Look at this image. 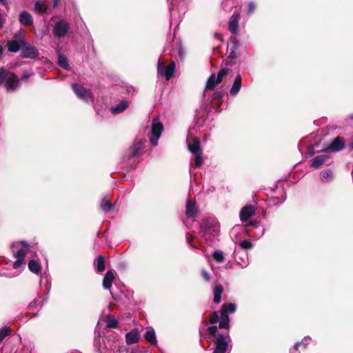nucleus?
<instances>
[{"mask_svg":"<svg viewBox=\"0 0 353 353\" xmlns=\"http://www.w3.org/2000/svg\"><path fill=\"white\" fill-rule=\"evenodd\" d=\"M72 87L74 92L80 99L87 103L93 101V96L90 90H88L77 83H73Z\"/></svg>","mask_w":353,"mask_h":353,"instance_id":"nucleus-10","label":"nucleus"},{"mask_svg":"<svg viewBox=\"0 0 353 353\" xmlns=\"http://www.w3.org/2000/svg\"><path fill=\"white\" fill-rule=\"evenodd\" d=\"M5 82V86L8 92L14 90L19 85V80L17 75L3 68H0V85Z\"/></svg>","mask_w":353,"mask_h":353,"instance_id":"nucleus-3","label":"nucleus"},{"mask_svg":"<svg viewBox=\"0 0 353 353\" xmlns=\"http://www.w3.org/2000/svg\"><path fill=\"white\" fill-rule=\"evenodd\" d=\"M3 17L1 15V14L0 13V27H3Z\"/></svg>","mask_w":353,"mask_h":353,"instance_id":"nucleus-47","label":"nucleus"},{"mask_svg":"<svg viewBox=\"0 0 353 353\" xmlns=\"http://www.w3.org/2000/svg\"><path fill=\"white\" fill-rule=\"evenodd\" d=\"M106 326L108 327L114 328L118 325V321L114 316L108 315L105 318Z\"/></svg>","mask_w":353,"mask_h":353,"instance_id":"nucleus-28","label":"nucleus"},{"mask_svg":"<svg viewBox=\"0 0 353 353\" xmlns=\"http://www.w3.org/2000/svg\"><path fill=\"white\" fill-rule=\"evenodd\" d=\"M163 130V124L159 122L157 119L152 121V128H151V137L150 143L152 145H157L158 140L161 135V132Z\"/></svg>","mask_w":353,"mask_h":353,"instance_id":"nucleus-9","label":"nucleus"},{"mask_svg":"<svg viewBox=\"0 0 353 353\" xmlns=\"http://www.w3.org/2000/svg\"><path fill=\"white\" fill-rule=\"evenodd\" d=\"M2 52H3V47L1 45H0V56L2 54Z\"/></svg>","mask_w":353,"mask_h":353,"instance_id":"nucleus-49","label":"nucleus"},{"mask_svg":"<svg viewBox=\"0 0 353 353\" xmlns=\"http://www.w3.org/2000/svg\"><path fill=\"white\" fill-rule=\"evenodd\" d=\"M128 107V101H122L119 104L116 105L115 106L112 107L111 112L114 114H118L123 112L125 110H126Z\"/></svg>","mask_w":353,"mask_h":353,"instance_id":"nucleus-24","label":"nucleus"},{"mask_svg":"<svg viewBox=\"0 0 353 353\" xmlns=\"http://www.w3.org/2000/svg\"><path fill=\"white\" fill-rule=\"evenodd\" d=\"M4 0H0V3H3Z\"/></svg>","mask_w":353,"mask_h":353,"instance_id":"nucleus-53","label":"nucleus"},{"mask_svg":"<svg viewBox=\"0 0 353 353\" xmlns=\"http://www.w3.org/2000/svg\"><path fill=\"white\" fill-rule=\"evenodd\" d=\"M345 148V141L343 139L339 136L333 139L332 143L328 147L324 149L325 153H330V152H339Z\"/></svg>","mask_w":353,"mask_h":353,"instance_id":"nucleus-12","label":"nucleus"},{"mask_svg":"<svg viewBox=\"0 0 353 353\" xmlns=\"http://www.w3.org/2000/svg\"><path fill=\"white\" fill-rule=\"evenodd\" d=\"M228 74H229V69L225 68H222V78H223Z\"/></svg>","mask_w":353,"mask_h":353,"instance_id":"nucleus-43","label":"nucleus"},{"mask_svg":"<svg viewBox=\"0 0 353 353\" xmlns=\"http://www.w3.org/2000/svg\"><path fill=\"white\" fill-rule=\"evenodd\" d=\"M144 337L147 341L152 345H156L157 343L155 332L153 329L148 330L144 334Z\"/></svg>","mask_w":353,"mask_h":353,"instance_id":"nucleus-25","label":"nucleus"},{"mask_svg":"<svg viewBox=\"0 0 353 353\" xmlns=\"http://www.w3.org/2000/svg\"><path fill=\"white\" fill-rule=\"evenodd\" d=\"M214 301L216 303L221 301V285H216L214 289Z\"/></svg>","mask_w":353,"mask_h":353,"instance_id":"nucleus-31","label":"nucleus"},{"mask_svg":"<svg viewBox=\"0 0 353 353\" xmlns=\"http://www.w3.org/2000/svg\"><path fill=\"white\" fill-rule=\"evenodd\" d=\"M11 330L8 327H3L0 329V343L3 339L8 335L10 334Z\"/></svg>","mask_w":353,"mask_h":353,"instance_id":"nucleus-32","label":"nucleus"},{"mask_svg":"<svg viewBox=\"0 0 353 353\" xmlns=\"http://www.w3.org/2000/svg\"><path fill=\"white\" fill-rule=\"evenodd\" d=\"M202 276L205 281L210 280L209 274L205 270L202 271Z\"/></svg>","mask_w":353,"mask_h":353,"instance_id":"nucleus-42","label":"nucleus"},{"mask_svg":"<svg viewBox=\"0 0 353 353\" xmlns=\"http://www.w3.org/2000/svg\"><path fill=\"white\" fill-rule=\"evenodd\" d=\"M97 272H103L105 268V260L103 256H99L97 259L96 263Z\"/></svg>","mask_w":353,"mask_h":353,"instance_id":"nucleus-29","label":"nucleus"},{"mask_svg":"<svg viewBox=\"0 0 353 353\" xmlns=\"http://www.w3.org/2000/svg\"><path fill=\"white\" fill-rule=\"evenodd\" d=\"M213 259L218 263L221 262V251L216 250L212 254Z\"/></svg>","mask_w":353,"mask_h":353,"instance_id":"nucleus-37","label":"nucleus"},{"mask_svg":"<svg viewBox=\"0 0 353 353\" xmlns=\"http://www.w3.org/2000/svg\"><path fill=\"white\" fill-rule=\"evenodd\" d=\"M145 143V141L144 140H139L138 141L134 142L131 148L130 155L132 157H136L139 155L141 153V150L143 149Z\"/></svg>","mask_w":353,"mask_h":353,"instance_id":"nucleus-19","label":"nucleus"},{"mask_svg":"<svg viewBox=\"0 0 353 353\" xmlns=\"http://www.w3.org/2000/svg\"><path fill=\"white\" fill-rule=\"evenodd\" d=\"M256 8V4L254 2H250L248 6V11L249 14L254 12Z\"/></svg>","mask_w":353,"mask_h":353,"instance_id":"nucleus-40","label":"nucleus"},{"mask_svg":"<svg viewBox=\"0 0 353 353\" xmlns=\"http://www.w3.org/2000/svg\"><path fill=\"white\" fill-rule=\"evenodd\" d=\"M259 225V221L256 219H254V220L250 221L245 225L256 228H258Z\"/></svg>","mask_w":353,"mask_h":353,"instance_id":"nucleus-39","label":"nucleus"},{"mask_svg":"<svg viewBox=\"0 0 353 353\" xmlns=\"http://www.w3.org/2000/svg\"><path fill=\"white\" fill-rule=\"evenodd\" d=\"M214 37H215L216 39H218V33H215V34H214Z\"/></svg>","mask_w":353,"mask_h":353,"instance_id":"nucleus-51","label":"nucleus"},{"mask_svg":"<svg viewBox=\"0 0 353 353\" xmlns=\"http://www.w3.org/2000/svg\"><path fill=\"white\" fill-rule=\"evenodd\" d=\"M28 268L32 272H33L36 274H39L41 272L40 264L38 263V261H37L36 260H34V259H32L29 261Z\"/></svg>","mask_w":353,"mask_h":353,"instance_id":"nucleus-26","label":"nucleus"},{"mask_svg":"<svg viewBox=\"0 0 353 353\" xmlns=\"http://www.w3.org/2000/svg\"><path fill=\"white\" fill-rule=\"evenodd\" d=\"M321 178L326 181H330L332 178V172L329 169L325 170L321 172Z\"/></svg>","mask_w":353,"mask_h":353,"instance_id":"nucleus-36","label":"nucleus"},{"mask_svg":"<svg viewBox=\"0 0 353 353\" xmlns=\"http://www.w3.org/2000/svg\"><path fill=\"white\" fill-rule=\"evenodd\" d=\"M241 80L242 78L240 74L236 76L235 80L230 91L231 95H236L238 94L241 88Z\"/></svg>","mask_w":353,"mask_h":353,"instance_id":"nucleus-21","label":"nucleus"},{"mask_svg":"<svg viewBox=\"0 0 353 353\" xmlns=\"http://www.w3.org/2000/svg\"><path fill=\"white\" fill-rule=\"evenodd\" d=\"M350 119H352V120L353 119V114H351V115L350 116Z\"/></svg>","mask_w":353,"mask_h":353,"instance_id":"nucleus-52","label":"nucleus"},{"mask_svg":"<svg viewBox=\"0 0 353 353\" xmlns=\"http://www.w3.org/2000/svg\"><path fill=\"white\" fill-rule=\"evenodd\" d=\"M236 311V305L227 303L222 305V329H229L230 319L228 313H234Z\"/></svg>","mask_w":353,"mask_h":353,"instance_id":"nucleus-6","label":"nucleus"},{"mask_svg":"<svg viewBox=\"0 0 353 353\" xmlns=\"http://www.w3.org/2000/svg\"><path fill=\"white\" fill-rule=\"evenodd\" d=\"M70 30V25L66 20L59 21L52 29V34L57 38H62L67 35Z\"/></svg>","mask_w":353,"mask_h":353,"instance_id":"nucleus-8","label":"nucleus"},{"mask_svg":"<svg viewBox=\"0 0 353 353\" xmlns=\"http://www.w3.org/2000/svg\"><path fill=\"white\" fill-rule=\"evenodd\" d=\"M256 208L254 205H248L242 208L240 212V219L244 222L248 221L255 214Z\"/></svg>","mask_w":353,"mask_h":353,"instance_id":"nucleus-14","label":"nucleus"},{"mask_svg":"<svg viewBox=\"0 0 353 353\" xmlns=\"http://www.w3.org/2000/svg\"><path fill=\"white\" fill-rule=\"evenodd\" d=\"M219 225L217 221L212 217L204 219L200 225V234L206 242H209L210 245H214L216 241L219 236Z\"/></svg>","mask_w":353,"mask_h":353,"instance_id":"nucleus-2","label":"nucleus"},{"mask_svg":"<svg viewBox=\"0 0 353 353\" xmlns=\"http://www.w3.org/2000/svg\"><path fill=\"white\" fill-rule=\"evenodd\" d=\"M302 344L301 342H297L294 344V350H299V347H300V345Z\"/></svg>","mask_w":353,"mask_h":353,"instance_id":"nucleus-45","label":"nucleus"},{"mask_svg":"<svg viewBox=\"0 0 353 353\" xmlns=\"http://www.w3.org/2000/svg\"><path fill=\"white\" fill-rule=\"evenodd\" d=\"M175 62L172 61L166 66H163L159 60L157 63V72L161 77L165 78L167 81L170 80L175 71Z\"/></svg>","mask_w":353,"mask_h":353,"instance_id":"nucleus-11","label":"nucleus"},{"mask_svg":"<svg viewBox=\"0 0 353 353\" xmlns=\"http://www.w3.org/2000/svg\"><path fill=\"white\" fill-rule=\"evenodd\" d=\"M114 279V273L110 270L108 271L103 280V288L105 290H110Z\"/></svg>","mask_w":353,"mask_h":353,"instance_id":"nucleus-20","label":"nucleus"},{"mask_svg":"<svg viewBox=\"0 0 353 353\" xmlns=\"http://www.w3.org/2000/svg\"><path fill=\"white\" fill-rule=\"evenodd\" d=\"M310 149H311V150H312V151H311V154H312V155H313V154H314V153L313 147H312V146H311V147H310Z\"/></svg>","mask_w":353,"mask_h":353,"instance_id":"nucleus-50","label":"nucleus"},{"mask_svg":"<svg viewBox=\"0 0 353 353\" xmlns=\"http://www.w3.org/2000/svg\"><path fill=\"white\" fill-rule=\"evenodd\" d=\"M38 54L37 49L31 45L24 46L21 50V55L24 58L32 59L36 57Z\"/></svg>","mask_w":353,"mask_h":353,"instance_id":"nucleus-16","label":"nucleus"},{"mask_svg":"<svg viewBox=\"0 0 353 353\" xmlns=\"http://www.w3.org/2000/svg\"><path fill=\"white\" fill-rule=\"evenodd\" d=\"M44 6L43 4L39 3H36L34 5V10L37 12H42L43 10Z\"/></svg>","mask_w":353,"mask_h":353,"instance_id":"nucleus-41","label":"nucleus"},{"mask_svg":"<svg viewBox=\"0 0 353 353\" xmlns=\"http://www.w3.org/2000/svg\"><path fill=\"white\" fill-rule=\"evenodd\" d=\"M139 334L137 329H133L130 332L126 333L125 341L127 344L131 345L139 341Z\"/></svg>","mask_w":353,"mask_h":353,"instance_id":"nucleus-18","label":"nucleus"},{"mask_svg":"<svg viewBox=\"0 0 353 353\" xmlns=\"http://www.w3.org/2000/svg\"><path fill=\"white\" fill-rule=\"evenodd\" d=\"M197 210L195 204L190 201H187L186 203V215L188 217L194 218L196 216Z\"/></svg>","mask_w":353,"mask_h":353,"instance_id":"nucleus-22","label":"nucleus"},{"mask_svg":"<svg viewBox=\"0 0 353 353\" xmlns=\"http://www.w3.org/2000/svg\"><path fill=\"white\" fill-rule=\"evenodd\" d=\"M57 52L58 54V63L60 66L62 68L68 70L69 64L68 63V60L65 57L61 54V52L59 49L57 50Z\"/></svg>","mask_w":353,"mask_h":353,"instance_id":"nucleus-27","label":"nucleus"},{"mask_svg":"<svg viewBox=\"0 0 353 353\" xmlns=\"http://www.w3.org/2000/svg\"><path fill=\"white\" fill-rule=\"evenodd\" d=\"M239 246L242 249L245 250H251L253 248L252 243L250 241H247V240H243V241H241L239 243Z\"/></svg>","mask_w":353,"mask_h":353,"instance_id":"nucleus-34","label":"nucleus"},{"mask_svg":"<svg viewBox=\"0 0 353 353\" xmlns=\"http://www.w3.org/2000/svg\"><path fill=\"white\" fill-rule=\"evenodd\" d=\"M30 77V74L27 72H25L23 73V74L22 75V79L23 81H27Z\"/></svg>","mask_w":353,"mask_h":353,"instance_id":"nucleus-44","label":"nucleus"},{"mask_svg":"<svg viewBox=\"0 0 353 353\" xmlns=\"http://www.w3.org/2000/svg\"><path fill=\"white\" fill-rule=\"evenodd\" d=\"M29 250L28 244L25 241L16 242L12 245V250L17 261L13 263L14 269H18L23 264L26 254Z\"/></svg>","mask_w":353,"mask_h":353,"instance_id":"nucleus-4","label":"nucleus"},{"mask_svg":"<svg viewBox=\"0 0 353 353\" xmlns=\"http://www.w3.org/2000/svg\"><path fill=\"white\" fill-rule=\"evenodd\" d=\"M210 265L212 267L213 272H214V274H217L218 271L214 269V265L212 264V263L211 261H210Z\"/></svg>","mask_w":353,"mask_h":353,"instance_id":"nucleus-48","label":"nucleus"},{"mask_svg":"<svg viewBox=\"0 0 353 353\" xmlns=\"http://www.w3.org/2000/svg\"><path fill=\"white\" fill-rule=\"evenodd\" d=\"M328 153L323 154L321 155H318L315 157L311 161L310 167L312 168H318L323 163H325L330 159V156L327 154Z\"/></svg>","mask_w":353,"mask_h":353,"instance_id":"nucleus-15","label":"nucleus"},{"mask_svg":"<svg viewBox=\"0 0 353 353\" xmlns=\"http://www.w3.org/2000/svg\"><path fill=\"white\" fill-rule=\"evenodd\" d=\"M201 122L203 121H201L200 123H199V121H196V126L192 127L189 130L187 137V144L188 150L194 156L192 165L196 168H200L203 163L202 149L200 146L199 139L193 136L194 132L196 130V128L202 125Z\"/></svg>","mask_w":353,"mask_h":353,"instance_id":"nucleus-1","label":"nucleus"},{"mask_svg":"<svg viewBox=\"0 0 353 353\" xmlns=\"http://www.w3.org/2000/svg\"><path fill=\"white\" fill-rule=\"evenodd\" d=\"M221 259H222V261H223V256L222 255L221 256Z\"/></svg>","mask_w":353,"mask_h":353,"instance_id":"nucleus-54","label":"nucleus"},{"mask_svg":"<svg viewBox=\"0 0 353 353\" xmlns=\"http://www.w3.org/2000/svg\"><path fill=\"white\" fill-rule=\"evenodd\" d=\"M19 21L23 26H30L32 23V17L28 12L23 11L19 15Z\"/></svg>","mask_w":353,"mask_h":353,"instance_id":"nucleus-23","label":"nucleus"},{"mask_svg":"<svg viewBox=\"0 0 353 353\" xmlns=\"http://www.w3.org/2000/svg\"><path fill=\"white\" fill-rule=\"evenodd\" d=\"M236 58V53L233 50L232 51L230 54L228 55V58H227V60H226V65H229L231 63V62L232 61V60Z\"/></svg>","mask_w":353,"mask_h":353,"instance_id":"nucleus-38","label":"nucleus"},{"mask_svg":"<svg viewBox=\"0 0 353 353\" xmlns=\"http://www.w3.org/2000/svg\"><path fill=\"white\" fill-rule=\"evenodd\" d=\"M219 83H221V70L217 72L216 77L214 74H212L208 79L205 89V94L209 91L213 90L216 85Z\"/></svg>","mask_w":353,"mask_h":353,"instance_id":"nucleus-13","label":"nucleus"},{"mask_svg":"<svg viewBox=\"0 0 353 353\" xmlns=\"http://www.w3.org/2000/svg\"><path fill=\"white\" fill-rule=\"evenodd\" d=\"M219 325L212 324L208 328V336H205L209 341H212L216 344V349L214 353H221V334L219 332Z\"/></svg>","mask_w":353,"mask_h":353,"instance_id":"nucleus-5","label":"nucleus"},{"mask_svg":"<svg viewBox=\"0 0 353 353\" xmlns=\"http://www.w3.org/2000/svg\"><path fill=\"white\" fill-rule=\"evenodd\" d=\"M210 323L211 324H214V323H218L219 327L221 328V321H219V315L216 312H214L212 313V314L210 319Z\"/></svg>","mask_w":353,"mask_h":353,"instance_id":"nucleus-35","label":"nucleus"},{"mask_svg":"<svg viewBox=\"0 0 353 353\" xmlns=\"http://www.w3.org/2000/svg\"><path fill=\"white\" fill-rule=\"evenodd\" d=\"M239 14H233L230 19L228 29L232 34H236L239 28Z\"/></svg>","mask_w":353,"mask_h":353,"instance_id":"nucleus-17","label":"nucleus"},{"mask_svg":"<svg viewBox=\"0 0 353 353\" xmlns=\"http://www.w3.org/2000/svg\"><path fill=\"white\" fill-rule=\"evenodd\" d=\"M112 207V205L108 200L103 199L101 203V208L104 212L110 211Z\"/></svg>","mask_w":353,"mask_h":353,"instance_id":"nucleus-33","label":"nucleus"},{"mask_svg":"<svg viewBox=\"0 0 353 353\" xmlns=\"http://www.w3.org/2000/svg\"><path fill=\"white\" fill-rule=\"evenodd\" d=\"M230 342V339L228 335H224L222 334V353H225L228 343Z\"/></svg>","mask_w":353,"mask_h":353,"instance_id":"nucleus-30","label":"nucleus"},{"mask_svg":"<svg viewBox=\"0 0 353 353\" xmlns=\"http://www.w3.org/2000/svg\"><path fill=\"white\" fill-rule=\"evenodd\" d=\"M219 92L214 93L213 96H212V100L219 99Z\"/></svg>","mask_w":353,"mask_h":353,"instance_id":"nucleus-46","label":"nucleus"},{"mask_svg":"<svg viewBox=\"0 0 353 353\" xmlns=\"http://www.w3.org/2000/svg\"><path fill=\"white\" fill-rule=\"evenodd\" d=\"M25 46V35L22 32L16 33L12 40L8 42V49L10 52H17L20 48Z\"/></svg>","mask_w":353,"mask_h":353,"instance_id":"nucleus-7","label":"nucleus"}]
</instances>
